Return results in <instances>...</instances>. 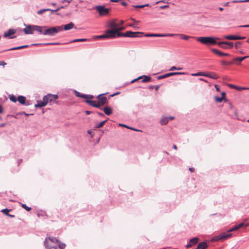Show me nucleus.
<instances>
[{
	"label": "nucleus",
	"mask_w": 249,
	"mask_h": 249,
	"mask_svg": "<svg viewBox=\"0 0 249 249\" xmlns=\"http://www.w3.org/2000/svg\"><path fill=\"white\" fill-rule=\"evenodd\" d=\"M168 7H169V5H164L160 6V9H163L167 8Z\"/></svg>",
	"instance_id": "54"
},
{
	"label": "nucleus",
	"mask_w": 249,
	"mask_h": 249,
	"mask_svg": "<svg viewBox=\"0 0 249 249\" xmlns=\"http://www.w3.org/2000/svg\"><path fill=\"white\" fill-rule=\"evenodd\" d=\"M196 39L197 41L205 45H214L216 43L215 38L212 36L197 37Z\"/></svg>",
	"instance_id": "4"
},
{
	"label": "nucleus",
	"mask_w": 249,
	"mask_h": 249,
	"mask_svg": "<svg viewBox=\"0 0 249 249\" xmlns=\"http://www.w3.org/2000/svg\"><path fill=\"white\" fill-rule=\"evenodd\" d=\"M21 206L23 208L25 209L27 211H30L31 210V208L27 206L25 204H22Z\"/></svg>",
	"instance_id": "44"
},
{
	"label": "nucleus",
	"mask_w": 249,
	"mask_h": 249,
	"mask_svg": "<svg viewBox=\"0 0 249 249\" xmlns=\"http://www.w3.org/2000/svg\"><path fill=\"white\" fill-rule=\"evenodd\" d=\"M224 38L229 40H241L246 38L245 36H241L237 35H227L224 37Z\"/></svg>",
	"instance_id": "10"
},
{
	"label": "nucleus",
	"mask_w": 249,
	"mask_h": 249,
	"mask_svg": "<svg viewBox=\"0 0 249 249\" xmlns=\"http://www.w3.org/2000/svg\"><path fill=\"white\" fill-rule=\"evenodd\" d=\"M249 56H245L243 57H239L235 58L233 60L234 61H239V63H237V64H240L241 62H242L243 60H245V59L249 58Z\"/></svg>",
	"instance_id": "26"
},
{
	"label": "nucleus",
	"mask_w": 249,
	"mask_h": 249,
	"mask_svg": "<svg viewBox=\"0 0 249 249\" xmlns=\"http://www.w3.org/2000/svg\"><path fill=\"white\" fill-rule=\"evenodd\" d=\"M239 27L248 28V27H249V24L241 25V26H240Z\"/></svg>",
	"instance_id": "64"
},
{
	"label": "nucleus",
	"mask_w": 249,
	"mask_h": 249,
	"mask_svg": "<svg viewBox=\"0 0 249 249\" xmlns=\"http://www.w3.org/2000/svg\"><path fill=\"white\" fill-rule=\"evenodd\" d=\"M145 36L147 37H163L164 35L158 34H147Z\"/></svg>",
	"instance_id": "24"
},
{
	"label": "nucleus",
	"mask_w": 249,
	"mask_h": 249,
	"mask_svg": "<svg viewBox=\"0 0 249 249\" xmlns=\"http://www.w3.org/2000/svg\"><path fill=\"white\" fill-rule=\"evenodd\" d=\"M26 98L24 96L19 95L18 97V101L20 104H21L22 105L26 104Z\"/></svg>",
	"instance_id": "19"
},
{
	"label": "nucleus",
	"mask_w": 249,
	"mask_h": 249,
	"mask_svg": "<svg viewBox=\"0 0 249 249\" xmlns=\"http://www.w3.org/2000/svg\"><path fill=\"white\" fill-rule=\"evenodd\" d=\"M139 78L142 79V82L143 83L149 82L151 79L150 76L145 75L139 76Z\"/></svg>",
	"instance_id": "21"
},
{
	"label": "nucleus",
	"mask_w": 249,
	"mask_h": 249,
	"mask_svg": "<svg viewBox=\"0 0 249 249\" xmlns=\"http://www.w3.org/2000/svg\"><path fill=\"white\" fill-rule=\"evenodd\" d=\"M143 33L139 32L127 31L124 33L119 32L118 30H107L105 34L96 36L98 38H115L116 37H140Z\"/></svg>",
	"instance_id": "1"
},
{
	"label": "nucleus",
	"mask_w": 249,
	"mask_h": 249,
	"mask_svg": "<svg viewBox=\"0 0 249 249\" xmlns=\"http://www.w3.org/2000/svg\"><path fill=\"white\" fill-rule=\"evenodd\" d=\"M108 119V118H107V120L100 122L99 124H97L95 125V126L94 127V128H99L102 127L105 124V123L107 121Z\"/></svg>",
	"instance_id": "29"
},
{
	"label": "nucleus",
	"mask_w": 249,
	"mask_h": 249,
	"mask_svg": "<svg viewBox=\"0 0 249 249\" xmlns=\"http://www.w3.org/2000/svg\"><path fill=\"white\" fill-rule=\"evenodd\" d=\"M59 10H60V8H57V9H55V10H51H51H50V11H51V12H52V13H54V12H57V11H58Z\"/></svg>",
	"instance_id": "60"
},
{
	"label": "nucleus",
	"mask_w": 249,
	"mask_h": 249,
	"mask_svg": "<svg viewBox=\"0 0 249 249\" xmlns=\"http://www.w3.org/2000/svg\"><path fill=\"white\" fill-rule=\"evenodd\" d=\"M6 64L5 62L3 61H0V66H4Z\"/></svg>",
	"instance_id": "63"
},
{
	"label": "nucleus",
	"mask_w": 249,
	"mask_h": 249,
	"mask_svg": "<svg viewBox=\"0 0 249 249\" xmlns=\"http://www.w3.org/2000/svg\"><path fill=\"white\" fill-rule=\"evenodd\" d=\"M96 9L100 15H106L108 13L109 9L105 6L99 5L96 7Z\"/></svg>",
	"instance_id": "7"
},
{
	"label": "nucleus",
	"mask_w": 249,
	"mask_h": 249,
	"mask_svg": "<svg viewBox=\"0 0 249 249\" xmlns=\"http://www.w3.org/2000/svg\"><path fill=\"white\" fill-rule=\"evenodd\" d=\"M140 79V78H139V77H138L137 78H136L135 79H133L132 80L131 82H130V83L132 84V83H134L135 82L137 81V80Z\"/></svg>",
	"instance_id": "59"
},
{
	"label": "nucleus",
	"mask_w": 249,
	"mask_h": 249,
	"mask_svg": "<svg viewBox=\"0 0 249 249\" xmlns=\"http://www.w3.org/2000/svg\"><path fill=\"white\" fill-rule=\"evenodd\" d=\"M101 109H102L107 115H110L112 113V108L110 107L107 106L103 108H101Z\"/></svg>",
	"instance_id": "18"
},
{
	"label": "nucleus",
	"mask_w": 249,
	"mask_h": 249,
	"mask_svg": "<svg viewBox=\"0 0 249 249\" xmlns=\"http://www.w3.org/2000/svg\"><path fill=\"white\" fill-rule=\"evenodd\" d=\"M24 25L26 26V28L23 29L24 33L26 35L33 34V32L35 31L34 30H33L34 25H26L25 24H24Z\"/></svg>",
	"instance_id": "9"
},
{
	"label": "nucleus",
	"mask_w": 249,
	"mask_h": 249,
	"mask_svg": "<svg viewBox=\"0 0 249 249\" xmlns=\"http://www.w3.org/2000/svg\"><path fill=\"white\" fill-rule=\"evenodd\" d=\"M108 27L111 28V30H118V25L114 22H110Z\"/></svg>",
	"instance_id": "25"
},
{
	"label": "nucleus",
	"mask_w": 249,
	"mask_h": 249,
	"mask_svg": "<svg viewBox=\"0 0 249 249\" xmlns=\"http://www.w3.org/2000/svg\"><path fill=\"white\" fill-rule=\"evenodd\" d=\"M11 211V209H8L7 208L3 209L1 210V212L5 214L6 215H8L9 214V212Z\"/></svg>",
	"instance_id": "37"
},
{
	"label": "nucleus",
	"mask_w": 249,
	"mask_h": 249,
	"mask_svg": "<svg viewBox=\"0 0 249 249\" xmlns=\"http://www.w3.org/2000/svg\"><path fill=\"white\" fill-rule=\"evenodd\" d=\"M227 45L229 49L232 48L233 47V43L231 42L225 41V45Z\"/></svg>",
	"instance_id": "40"
},
{
	"label": "nucleus",
	"mask_w": 249,
	"mask_h": 249,
	"mask_svg": "<svg viewBox=\"0 0 249 249\" xmlns=\"http://www.w3.org/2000/svg\"><path fill=\"white\" fill-rule=\"evenodd\" d=\"M238 230V227H237V226L236 225V226H234L232 228L229 229L227 231L228 232H232V231H237Z\"/></svg>",
	"instance_id": "45"
},
{
	"label": "nucleus",
	"mask_w": 249,
	"mask_h": 249,
	"mask_svg": "<svg viewBox=\"0 0 249 249\" xmlns=\"http://www.w3.org/2000/svg\"><path fill=\"white\" fill-rule=\"evenodd\" d=\"M164 36H175L178 35V34H163Z\"/></svg>",
	"instance_id": "47"
},
{
	"label": "nucleus",
	"mask_w": 249,
	"mask_h": 249,
	"mask_svg": "<svg viewBox=\"0 0 249 249\" xmlns=\"http://www.w3.org/2000/svg\"><path fill=\"white\" fill-rule=\"evenodd\" d=\"M57 242H58V239L55 237H50L49 238H46L44 241V246L46 249H57Z\"/></svg>",
	"instance_id": "3"
},
{
	"label": "nucleus",
	"mask_w": 249,
	"mask_h": 249,
	"mask_svg": "<svg viewBox=\"0 0 249 249\" xmlns=\"http://www.w3.org/2000/svg\"><path fill=\"white\" fill-rule=\"evenodd\" d=\"M104 95L105 94H101L97 96V98L98 99L97 103L96 101L90 100H86L85 102L92 107L101 109V106L106 104L107 101V98L104 96Z\"/></svg>",
	"instance_id": "2"
},
{
	"label": "nucleus",
	"mask_w": 249,
	"mask_h": 249,
	"mask_svg": "<svg viewBox=\"0 0 249 249\" xmlns=\"http://www.w3.org/2000/svg\"><path fill=\"white\" fill-rule=\"evenodd\" d=\"M198 241L199 238L197 237L191 239L189 242V243L186 245V248H189L192 247L193 245L196 244Z\"/></svg>",
	"instance_id": "11"
},
{
	"label": "nucleus",
	"mask_w": 249,
	"mask_h": 249,
	"mask_svg": "<svg viewBox=\"0 0 249 249\" xmlns=\"http://www.w3.org/2000/svg\"><path fill=\"white\" fill-rule=\"evenodd\" d=\"M29 45H23V46H18V47H13V48H10L9 49H8L7 50H5V51H13V50H19V49H24V48H28L29 47Z\"/></svg>",
	"instance_id": "23"
},
{
	"label": "nucleus",
	"mask_w": 249,
	"mask_h": 249,
	"mask_svg": "<svg viewBox=\"0 0 249 249\" xmlns=\"http://www.w3.org/2000/svg\"><path fill=\"white\" fill-rule=\"evenodd\" d=\"M242 42L238 41L235 44V48L236 49L238 50L239 48V46L241 45Z\"/></svg>",
	"instance_id": "46"
},
{
	"label": "nucleus",
	"mask_w": 249,
	"mask_h": 249,
	"mask_svg": "<svg viewBox=\"0 0 249 249\" xmlns=\"http://www.w3.org/2000/svg\"><path fill=\"white\" fill-rule=\"evenodd\" d=\"M205 76L209 77V78H212L213 79H217L219 77L218 75L216 73H214V72L205 73Z\"/></svg>",
	"instance_id": "16"
},
{
	"label": "nucleus",
	"mask_w": 249,
	"mask_h": 249,
	"mask_svg": "<svg viewBox=\"0 0 249 249\" xmlns=\"http://www.w3.org/2000/svg\"><path fill=\"white\" fill-rule=\"evenodd\" d=\"M212 51L216 54H217L219 56H230V54L228 53H223L216 49L213 48L212 49Z\"/></svg>",
	"instance_id": "14"
},
{
	"label": "nucleus",
	"mask_w": 249,
	"mask_h": 249,
	"mask_svg": "<svg viewBox=\"0 0 249 249\" xmlns=\"http://www.w3.org/2000/svg\"><path fill=\"white\" fill-rule=\"evenodd\" d=\"M160 2H162V3H168L167 2H166L165 0H160V1H158L157 2H156L155 3L156 4L159 3H160Z\"/></svg>",
	"instance_id": "57"
},
{
	"label": "nucleus",
	"mask_w": 249,
	"mask_h": 249,
	"mask_svg": "<svg viewBox=\"0 0 249 249\" xmlns=\"http://www.w3.org/2000/svg\"><path fill=\"white\" fill-rule=\"evenodd\" d=\"M220 240V239L219 238V235H218L216 236L213 237V238L211 239V241L212 242H216Z\"/></svg>",
	"instance_id": "42"
},
{
	"label": "nucleus",
	"mask_w": 249,
	"mask_h": 249,
	"mask_svg": "<svg viewBox=\"0 0 249 249\" xmlns=\"http://www.w3.org/2000/svg\"><path fill=\"white\" fill-rule=\"evenodd\" d=\"M214 87H215V88L216 91H219L220 90V87L218 85H215Z\"/></svg>",
	"instance_id": "58"
},
{
	"label": "nucleus",
	"mask_w": 249,
	"mask_h": 249,
	"mask_svg": "<svg viewBox=\"0 0 249 249\" xmlns=\"http://www.w3.org/2000/svg\"><path fill=\"white\" fill-rule=\"evenodd\" d=\"M9 99L11 101L14 103H16L18 101V98H17L13 94H11L9 95Z\"/></svg>",
	"instance_id": "34"
},
{
	"label": "nucleus",
	"mask_w": 249,
	"mask_h": 249,
	"mask_svg": "<svg viewBox=\"0 0 249 249\" xmlns=\"http://www.w3.org/2000/svg\"><path fill=\"white\" fill-rule=\"evenodd\" d=\"M49 10H51L50 9H49V8H47V9H41L40 10H38L37 12V13L38 14V15H41L42 14H43L44 12L45 11H48Z\"/></svg>",
	"instance_id": "41"
},
{
	"label": "nucleus",
	"mask_w": 249,
	"mask_h": 249,
	"mask_svg": "<svg viewBox=\"0 0 249 249\" xmlns=\"http://www.w3.org/2000/svg\"><path fill=\"white\" fill-rule=\"evenodd\" d=\"M232 3H239V2H245L244 0H234L232 1Z\"/></svg>",
	"instance_id": "50"
},
{
	"label": "nucleus",
	"mask_w": 249,
	"mask_h": 249,
	"mask_svg": "<svg viewBox=\"0 0 249 249\" xmlns=\"http://www.w3.org/2000/svg\"><path fill=\"white\" fill-rule=\"evenodd\" d=\"M244 223L243 222L240 223L238 225H237L238 230L241 228H242L244 226Z\"/></svg>",
	"instance_id": "52"
},
{
	"label": "nucleus",
	"mask_w": 249,
	"mask_h": 249,
	"mask_svg": "<svg viewBox=\"0 0 249 249\" xmlns=\"http://www.w3.org/2000/svg\"><path fill=\"white\" fill-rule=\"evenodd\" d=\"M221 48L223 49H229L228 46L226 44L223 45L221 47Z\"/></svg>",
	"instance_id": "62"
},
{
	"label": "nucleus",
	"mask_w": 249,
	"mask_h": 249,
	"mask_svg": "<svg viewBox=\"0 0 249 249\" xmlns=\"http://www.w3.org/2000/svg\"><path fill=\"white\" fill-rule=\"evenodd\" d=\"M58 244V247L60 249H64L66 247V244L65 243L61 242L59 240L56 242V244Z\"/></svg>",
	"instance_id": "32"
},
{
	"label": "nucleus",
	"mask_w": 249,
	"mask_h": 249,
	"mask_svg": "<svg viewBox=\"0 0 249 249\" xmlns=\"http://www.w3.org/2000/svg\"><path fill=\"white\" fill-rule=\"evenodd\" d=\"M87 40L86 38H80V39H75L71 41V42H83Z\"/></svg>",
	"instance_id": "39"
},
{
	"label": "nucleus",
	"mask_w": 249,
	"mask_h": 249,
	"mask_svg": "<svg viewBox=\"0 0 249 249\" xmlns=\"http://www.w3.org/2000/svg\"><path fill=\"white\" fill-rule=\"evenodd\" d=\"M205 72H198L197 73H194L191 74V75L193 76H205Z\"/></svg>",
	"instance_id": "35"
},
{
	"label": "nucleus",
	"mask_w": 249,
	"mask_h": 249,
	"mask_svg": "<svg viewBox=\"0 0 249 249\" xmlns=\"http://www.w3.org/2000/svg\"><path fill=\"white\" fill-rule=\"evenodd\" d=\"M229 87L230 88H233V89H238L239 90H241L242 89H246L245 88L237 87L236 86H235V85H232V84H229Z\"/></svg>",
	"instance_id": "33"
},
{
	"label": "nucleus",
	"mask_w": 249,
	"mask_h": 249,
	"mask_svg": "<svg viewBox=\"0 0 249 249\" xmlns=\"http://www.w3.org/2000/svg\"><path fill=\"white\" fill-rule=\"evenodd\" d=\"M185 74H186V73L184 72H169V73L164 74L162 75H160L157 77V79L158 80H160V79L165 78H167V77H170L171 76L177 75H185Z\"/></svg>",
	"instance_id": "6"
},
{
	"label": "nucleus",
	"mask_w": 249,
	"mask_h": 249,
	"mask_svg": "<svg viewBox=\"0 0 249 249\" xmlns=\"http://www.w3.org/2000/svg\"><path fill=\"white\" fill-rule=\"evenodd\" d=\"M216 44H217V45L220 47L221 48V47L223 45H225V41H221V42H219L218 43L216 42Z\"/></svg>",
	"instance_id": "48"
},
{
	"label": "nucleus",
	"mask_w": 249,
	"mask_h": 249,
	"mask_svg": "<svg viewBox=\"0 0 249 249\" xmlns=\"http://www.w3.org/2000/svg\"><path fill=\"white\" fill-rule=\"evenodd\" d=\"M214 99L215 102L217 103H220L222 101V100H224L223 97H219L218 96H215Z\"/></svg>",
	"instance_id": "43"
},
{
	"label": "nucleus",
	"mask_w": 249,
	"mask_h": 249,
	"mask_svg": "<svg viewBox=\"0 0 249 249\" xmlns=\"http://www.w3.org/2000/svg\"><path fill=\"white\" fill-rule=\"evenodd\" d=\"M168 122L169 118L167 117H164L161 119L160 123L161 125H165L168 123Z\"/></svg>",
	"instance_id": "27"
},
{
	"label": "nucleus",
	"mask_w": 249,
	"mask_h": 249,
	"mask_svg": "<svg viewBox=\"0 0 249 249\" xmlns=\"http://www.w3.org/2000/svg\"><path fill=\"white\" fill-rule=\"evenodd\" d=\"M97 113L100 116H101V117H104L105 116V115L104 113H103L102 112H97Z\"/></svg>",
	"instance_id": "61"
},
{
	"label": "nucleus",
	"mask_w": 249,
	"mask_h": 249,
	"mask_svg": "<svg viewBox=\"0 0 249 249\" xmlns=\"http://www.w3.org/2000/svg\"><path fill=\"white\" fill-rule=\"evenodd\" d=\"M72 0H62L61 1V2L62 3H65V2H68V3H70L72 1Z\"/></svg>",
	"instance_id": "55"
},
{
	"label": "nucleus",
	"mask_w": 249,
	"mask_h": 249,
	"mask_svg": "<svg viewBox=\"0 0 249 249\" xmlns=\"http://www.w3.org/2000/svg\"><path fill=\"white\" fill-rule=\"evenodd\" d=\"M58 98V96L57 94H48L43 97V100L45 101L47 104L48 103L54 102Z\"/></svg>",
	"instance_id": "5"
},
{
	"label": "nucleus",
	"mask_w": 249,
	"mask_h": 249,
	"mask_svg": "<svg viewBox=\"0 0 249 249\" xmlns=\"http://www.w3.org/2000/svg\"><path fill=\"white\" fill-rule=\"evenodd\" d=\"M75 96L76 97H81V98H84V99L87 98L86 94H81L80 92H79L76 90H75Z\"/></svg>",
	"instance_id": "30"
},
{
	"label": "nucleus",
	"mask_w": 249,
	"mask_h": 249,
	"mask_svg": "<svg viewBox=\"0 0 249 249\" xmlns=\"http://www.w3.org/2000/svg\"><path fill=\"white\" fill-rule=\"evenodd\" d=\"M219 235L220 240H225L231 237L232 234L230 233L222 232Z\"/></svg>",
	"instance_id": "13"
},
{
	"label": "nucleus",
	"mask_w": 249,
	"mask_h": 249,
	"mask_svg": "<svg viewBox=\"0 0 249 249\" xmlns=\"http://www.w3.org/2000/svg\"><path fill=\"white\" fill-rule=\"evenodd\" d=\"M183 68H181V67H177L176 66H172L170 69H169V71H175V70H178V71H179V70H182Z\"/></svg>",
	"instance_id": "38"
},
{
	"label": "nucleus",
	"mask_w": 249,
	"mask_h": 249,
	"mask_svg": "<svg viewBox=\"0 0 249 249\" xmlns=\"http://www.w3.org/2000/svg\"><path fill=\"white\" fill-rule=\"evenodd\" d=\"M53 27L56 30V32H55V34H56L57 33H58V32H61V31H63L64 30V26H63V25L57 26H55V27Z\"/></svg>",
	"instance_id": "31"
},
{
	"label": "nucleus",
	"mask_w": 249,
	"mask_h": 249,
	"mask_svg": "<svg viewBox=\"0 0 249 249\" xmlns=\"http://www.w3.org/2000/svg\"><path fill=\"white\" fill-rule=\"evenodd\" d=\"M46 103L45 101H37V103L35 105L36 108L41 107H45L46 105Z\"/></svg>",
	"instance_id": "20"
},
{
	"label": "nucleus",
	"mask_w": 249,
	"mask_h": 249,
	"mask_svg": "<svg viewBox=\"0 0 249 249\" xmlns=\"http://www.w3.org/2000/svg\"><path fill=\"white\" fill-rule=\"evenodd\" d=\"M221 95H222V97H223V99H224V100L225 101H227V99H226L225 98V96H226V93L225 92H223L221 93Z\"/></svg>",
	"instance_id": "53"
},
{
	"label": "nucleus",
	"mask_w": 249,
	"mask_h": 249,
	"mask_svg": "<svg viewBox=\"0 0 249 249\" xmlns=\"http://www.w3.org/2000/svg\"><path fill=\"white\" fill-rule=\"evenodd\" d=\"M59 44L58 42H55V43H44L43 44L44 45H58Z\"/></svg>",
	"instance_id": "49"
},
{
	"label": "nucleus",
	"mask_w": 249,
	"mask_h": 249,
	"mask_svg": "<svg viewBox=\"0 0 249 249\" xmlns=\"http://www.w3.org/2000/svg\"><path fill=\"white\" fill-rule=\"evenodd\" d=\"M56 30L53 27H50L44 29V35L45 36H54L55 34Z\"/></svg>",
	"instance_id": "8"
},
{
	"label": "nucleus",
	"mask_w": 249,
	"mask_h": 249,
	"mask_svg": "<svg viewBox=\"0 0 249 249\" xmlns=\"http://www.w3.org/2000/svg\"><path fill=\"white\" fill-rule=\"evenodd\" d=\"M86 96H87V99L86 100H88L89 99H92L94 98V96L93 95H87L86 94Z\"/></svg>",
	"instance_id": "51"
},
{
	"label": "nucleus",
	"mask_w": 249,
	"mask_h": 249,
	"mask_svg": "<svg viewBox=\"0 0 249 249\" xmlns=\"http://www.w3.org/2000/svg\"><path fill=\"white\" fill-rule=\"evenodd\" d=\"M232 63H233V62H228V61H226L225 60H222L221 61V65H224V66L231 65L232 64Z\"/></svg>",
	"instance_id": "36"
},
{
	"label": "nucleus",
	"mask_w": 249,
	"mask_h": 249,
	"mask_svg": "<svg viewBox=\"0 0 249 249\" xmlns=\"http://www.w3.org/2000/svg\"><path fill=\"white\" fill-rule=\"evenodd\" d=\"M134 7L135 8H143L144 6L143 5H137L134 6Z\"/></svg>",
	"instance_id": "56"
},
{
	"label": "nucleus",
	"mask_w": 249,
	"mask_h": 249,
	"mask_svg": "<svg viewBox=\"0 0 249 249\" xmlns=\"http://www.w3.org/2000/svg\"><path fill=\"white\" fill-rule=\"evenodd\" d=\"M178 36H180L181 39H182L183 40H187L190 38H196V37L187 36L184 34H178Z\"/></svg>",
	"instance_id": "28"
},
{
	"label": "nucleus",
	"mask_w": 249,
	"mask_h": 249,
	"mask_svg": "<svg viewBox=\"0 0 249 249\" xmlns=\"http://www.w3.org/2000/svg\"><path fill=\"white\" fill-rule=\"evenodd\" d=\"M209 247L208 244L206 242H200L196 249H206Z\"/></svg>",
	"instance_id": "15"
},
{
	"label": "nucleus",
	"mask_w": 249,
	"mask_h": 249,
	"mask_svg": "<svg viewBox=\"0 0 249 249\" xmlns=\"http://www.w3.org/2000/svg\"><path fill=\"white\" fill-rule=\"evenodd\" d=\"M46 28V26H41L38 25H34V29L35 31H36L40 35H44V29Z\"/></svg>",
	"instance_id": "12"
},
{
	"label": "nucleus",
	"mask_w": 249,
	"mask_h": 249,
	"mask_svg": "<svg viewBox=\"0 0 249 249\" xmlns=\"http://www.w3.org/2000/svg\"><path fill=\"white\" fill-rule=\"evenodd\" d=\"M63 26L64 30L67 31L73 28L74 27V23L71 22L67 24L64 25Z\"/></svg>",
	"instance_id": "22"
},
{
	"label": "nucleus",
	"mask_w": 249,
	"mask_h": 249,
	"mask_svg": "<svg viewBox=\"0 0 249 249\" xmlns=\"http://www.w3.org/2000/svg\"><path fill=\"white\" fill-rule=\"evenodd\" d=\"M16 33V30L14 29H9L7 32H5L3 34V36L7 37L13 35Z\"/></svg>",
	"instance_id": "17"
}]
</instances>
